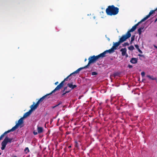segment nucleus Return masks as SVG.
Returning <instances> with one entry per match:
<instances>
[{"label": "nucleus", "mask_w": 157, "mask_h": 157, "mask_svg": "<svg viewBox=\"0 0 157 157\" xmlns=\"http://www.w3.org/2000/svg\"><path fill=\"white\" fill-rule=\"evenodd\" d=\"M81 70V68H78L76 71L71 73L69 75L65 78L58 85L55 89V90H58L61 89L64 86V83L66 81L70 80L72 77V76L75 74H78L80 71Z\"/></svg>", "instance_id": "nucleus-1"}, {"label": "nucleus", "mask_w": 157, "mask_h": 157, "mask_svg": "<svg viewBox=\"0 0 157 157\" xmlns=\"http://www.w3.org/2000/svg\"><path fill=\"white\" fill-rule=\"evenodd\" d=\"M119 9L114 5L109 6L106 9L107 14L109 16L115 15L119 12Z\"/></svg>", "instance_id": "nucleus-2"}, {"label": "nucleus", "mask_w": 157, "mask_h": 157, "mask_svg": "<svg viewBox=\"0 0 157 157\" xmlns=\"http://www.w3.org/2000/svg\"><path fill=\"white\" fill-rule=\"evenodd\" d=\"M98 56H95L94 55L92 56H91L89 57L88 60H89V62L88 64L84 67L79 68H81V70L87 68L88 66H89L90 64L91 63H95L97 60L99 59Z\"/></svg>", "instance_id": "nucleus-3"}, {"label": "nucleus", "mask_w": 157, "mask_h": 157, "mask_svg": "<svg viewBox=\"0 0 157 157\" xmlns=\"http://www.w3.org/2000/svg\"><path fill=\"white\" fill-rule=\"evenodd\" d=\"M130 37V35L128 33H127L125 34L122 36L119 39V41L121 43Z\"/></svg>", "instance_id": "nucleus-4"}, {"label": "nucleus", "mask_w": 157, "mask_h": 157, "mask_svg": "<svg viewBox=\"0 0 157 157\" xmlns=\"http://www.w3.org/2000/svg\"><path fill=\"white\" fill-rule=\"evenodd\" d=\"M121 44V43L119 41L116 43H114V42H113V46L110 49H109L112 53H113L114 52V50L117 49V48Z\"/></svg>", "instance_id": "nucleus-5"}, {"label": "nucleus", "mask_w": 157, "mask_h": 157, "mask_svg": "<svg viewBox=\"0 0 157 157\" xmlns=\"http://www.w3.org/2000/svg\"><path fill=\"white\" fill-rule=\"evenodd\" d=\"M157 10V7L154 10H151L150 11V12L149 13L148 15H147L146 17L144 18H143V19H142L141 21H140L139 22H140V23L142 22H143L144 21H145L146 20H147L148 18L152 14L154 13Z\"/></svg>", "instance_id": "nucleus-6"}, {"label": "nucleus", "mask_w": 157, "mask_h": 157, "mask_svg": "<svg viewBox=\"0 0 157 157\" xmlns=\"http://www.w3.org/2000/svg\"><path fill=\"white\" fill-rule=\"evenodd\" d=\"M108 53L110 54L112 53V52L110 51V50L109 49L105 51L102 53H101L100 54H99L98 56V57L99 58H103L106 56V54Z\"/></svg>", "instance_id": "nucleus-7"}, {"label": "nucleus", "mask_w": 157, "mask_h": 157, "mask_svg": "<svg viewBox=\"0 0 157 157\" xmlns=\"http://www.w3.org/2000/svg\"><path fill=\"white\" fill-rule=\"evenodd\" d=\"M140 23V22H138L135 25L133 26L132 27V28L130 29L129 31H128L127 33H128L131 36V34L130 33L131 32H133L136 29L137 26L139 25V24Z\"/></svg>", "instance_id": "nucleus-8"}, {"label": "nucleus", "mask_w": 157, "mask_h": 157, "mask_svg": "<svg viewBox=\"0 0 157 157\" xmlns=\"http://www.w3.org/2000/svg\"><path fill=\"white\" fill-rule=\"evenodd\" d=\"M140 23V22H138L135 25L133 26L132 27V28L130 29L129 31H128L127 33H128L131 36V34L130 33L131 32H133L136 29L137 26L139 25V24Z\"/></svg>", "instance_id": "nucleus-9"}, {"label": "nucleus", "mask_w": 157, "mask_h": 157, "mask_svg": "<svg viewBox=\"0 0 157 157\" xmlns=\"http://www.w3.org/2000/svg\"><path fill=\"white\" fill-rule=\"evenodd\" d=\"M35 102H33V104L31 106V109H30L32 112L33 110L36 109L38 107L39 104L37 102L36 104H35Z\"/></svg>", "instance_id": "nucleus-10"}, {"label": "nucleus", "mask_w": 157, "mask_h": 157, "mask_svg": "<svg viewBox=\"0 0 157 157\" xmlns=\"http://www.w3.org/2000/svg\"><path fill=\"white\" fill-rule=\"evenodd\" d=\"M56 90H55V89L52 90L50 93L47 94L43 96V97L44 99L46 100L50 98L49 95H51L52 93H54L56 91Z\"/></svg>", "instance_id": "nucleus-11"}, {"label": "nucleus", "mask_w": 157, "mask_h": 157, "mask_svg": "<svg viewBox=\"0 0 157 157\" xmlns=\"http://www.w3.org/2000/svg\"><path fill=\"white\" fill-rule=\"evenodd\" d=\"M32 112L30 110L28 112L24 114L23 117L24 118L28 117L31 114Z\"/></svg>", "instance_id": "nucleus-12"}, {"label": "nucleus", "mask_w": 157, "mask_h": 157, "mask_svg": "<svg viewBox=\"0 0 157 157\" xmlns=\"http://www.w3.org/2000/svg\"><path fill=\"white\" fill-rule=\"evenodd\" d=\"M120 51L121 52L122 56H124L126 53L127 49L126 48H122L121 49Z\"/></svg>", "instance_id": "nucleus-13"}, {"label": "nucleus", "mask_w": 157, "mask_h": 157, "mask_svg": "<svg viewBox=\"0 0 157 157\" xmlns=\"http://www.w3.org/2000/svg\"><path fill=\"white\" fill-rule=\"evenodd\" d=\"M37 130L38 133H41L43 132V128L41 127L37 126Z\"/></svg>", "instance_id": "nucleus-14"}, {"label": "nucleus", "mask_w": 157, "mask_h": 157, "mask_svg": "<svg viewBox=\"0 0 157 157\" xmlns=\"http://www.w3.org/2000/svg\"><path fill=\"white\" fill-rule=\"evenodd\" d=\"M67 86L70 88H71V89H73L74 88L77 87V86L75 85H73L72 83H69L67 84Z\"/></svg>", "instance_id": "nucleus-15"}, {"label": "nucleus", "mask_w": 157, "mask_h": 157, "mask_svg": "<svg viewBox=\"0 0 157 157\" xmlns=\"http://www.w3.org/2000/svg\"><path fill=\"white\" fill-rule=\"evenodd\" d=\"M24 118H23V117L21 118L18 121L17 123L16 124L18 126H19L20 125H21L23 123V119Z\"/></svg>", "instance_id": "nucleus-16"}, {"label": "nucleus", "mask_w": 157, "mask_h": 157, "mask_svg": "<svg viewBox=\"0 0 157 157\" xmlns=\"http://www.w3.org/2000/svg\"><path fill=\"white\" fill-rule=\"evenodd\" d=\"M18 127V126L16 124L11 129L8 130L7 131L8 133H9L11 132H13L16 129H17Z\"/></svg>", "instance_id": "nucleus-17"}, {"label": "nucleus", "mask_w": 157, "mask_h": 157, "mask_svg": "<svg viewBox=\"0 0 157 157\" xmlns=\"http://www.w3.org/2000/svg\"><path fill=\"white\" fill-rule=\"evenodd\" d=\"M138 59L136 58H132L130 61V62L132 63L135 64L137 62Z\"/></svg>", "instance_id": "nucleus-18"}, {"label": "nucleus", "mask_w": 157, "mask_h": 157, "mask_svg": "<svg viewBox=\"0 0 157 157\" xmlns=\"http://www.w3.org/2000/svg\"><path fill=\"white\" fill-rule=\"evenodd\" d=\"M5 139L6 140V141L7 142V143L8 142L11 143L13 140L12 138H9L7 136H6Z\"/></svg>", "instance_id": "nucleus-19"}, {"label": "nucleus", "mask_w": 157, "mask_h": 157, "mask_svg": "<svg viewBox=\"0 0 157 157\" xmlns=\"http://www.w3.org/2000/svg\"><path fill=\"white\" fill-rule=\"evenodd\" d=\"M147 77L152 80H157L156 78L155 77H154L152 76H151L150 75H147Z\"/></svg>", "instance_id": "nucleus-20"}, {"label": "nucleus", "mask_w": 157, "mask_h": 157, "mask_svg": "<svg viewBox=\"0 0 157 157\" xmlns=\"http://www.w3.org/2000/svg\"><path fill=\"white\" fill-rule=\"evenodd\" d=\"M8 133L7 131L5 132L3 134H2L0 136V140L2 139V138L4 137L5 135Z\"/></svg>", "instance_id": "nucleus-21"}, {"label": "nucleus", "mask_w": 157, "mask_h": 157, "mask_svg": "<svg viewBox=\"0 0 157 157\" xmlns=\"http://www.w3.org/2000/svg\"><path fill=\"white\" fill-rule=\"evenodd\" d=\"M45 100L44 98L42 97L41 98H40L38 101H37V102L39 104L41 102H42L44 100Z\"/></svg>", "instance_id": "nucleus-22"}, {"label": "nucleus", "mask_w": 157, "mask_h": 157, "mask_svg": "<svg viewBox=\"0 0 157 157\" xmlns=\"http://www.w3.org/2000/svg\"><path fill=\"white\" fill-rule=\"evenodd\" d=\"M143 28H144L143 27H141L139 28L138 29V32L139 35H140L141 34V33L142 32V30L143 29Z\"/></svg>", "instance_id": "nucleus-23"}, {"label": "nucleus", "mask_w": 157, "mask_h": 157, "mask_svg": "<svg viewBox=\"0 0 157 157\" xmlns=\"http://www.w3.org/2000/svg\"><path fill=\"white\" fill-rule=\"evenodd\" d=\"M7 143V142L6 141V140L4 139V140L2 143V145H4L6 146Z\"/></svg>", "instance_id": "nucleus-24"}, {"label": "nucleus", "mask_w": 157, "mask_h": 157, "mask_svg": "<svg viewBox=\"0 0 157 157\" xmlns=\"http://www.w3.org/2000/svg\"><path fill=\"white\" fill-rule=\"evenodd\" d=\"M24 151L26 154H27L29 151V150L28 147H26L24 150Z\"/></svg>", "instance_id": "nucleus-25"}, {"label": "nucleus", "mask_w": 157, "mask_h": 157, "mask_svg": "<svg viewBox=\"0 0 157 157\" xmlns=\"http://www.w3.org/2000/svg\"><path fill=\"white\" fill-rule=\"evenodd\" d=\"M128 49L130 50H133L134 49V46L132 45H131L129 47H128Z\"/></svg>", "instance_id": "nucleus-26"}, {"label": "nucleus", "mask_w": 157, "mask_h": 157, "mask_svg": "<svg viewBox=\"0 0 157 157\" xmlns=\"http://www.w3.org/2000/svg\"><path fill=\"white\" fill-rule=\"evenodd\" d=\"M71 91V90H68V91H65L64 93H63V94H62V96L63 97L66 94L69 93Z\"/></svg>", "instance_id": "nucleus-27"}, {"label": "nucleus", "mask_w": 157, "mask_h": 157, "mask_svg": "<svg viewBox=\"0 0 157 157\" xmlns=\"http://www.w3.org/2000/svg\"><path fill=\"white\" fill-rule=\"evenodd\" d=\"M129 45V44L128 42H125L122 44V46L123 47H125L126 46H128Z\"/></svg>", "instance_id": "nucleus-28"}, {"label": "nucleus", "mask_w": 157, "mask_h": 157, "mask_svg": "<svg viewBox=\"0 0 157 157\" xmlns=\"http://www.w3.org/2000/svg\"><path fill=\"white\" fill-rule=\"evenodd\" d=\"M75 147H76L77 148H78L79 146H78V142L77 141H75Z\"/></svg>", "instance_id": "nucleus-29"}, {"label": "nucleus", "mask_w": 157, "mask_h": 157, "mask_svg": "<svg viewBox=\"0 0 157 157\" xmlns=\"http://www.w3.org/2000/svg\"><path fill=\"white\" fill-rule=\"evenodd\" d=\"M135 35H133L131 38V40L132 41H133L135 40Z\"/></svg>", "instance_id": "nucleus-30"}, {"label": "nucleus", "mask_w": 157, "mask_h": 157, "mask_svg": "<svg viewBox=\"0 0 157 157\" xmlns=\"http://www.w3.org/2000/svg\"><path fill=\"white\" fill-rule=\"evenodd\" d=\"M97 73L96 72H93L91 73V74L92 75H97Z\"/></svg>", "instance_id": "nucleus-31"}, {"label": "nucleus", "mask_w": 157, "mask_h": 157, "mask_svg": "<svg viewBox=\"0 0 157 157\" xmlns=\"http://www.w3.org/2000/svg\"><path fill=\"white\" fill-rule=\"evenodd\" d=\"M134 46H135V47L137 50H138L139 49V46L138 45H137V44H135Z\"/></svg>", "instance_id": "nucleus-32"}, {"label": "nucleus", "mask_w": 157, "mask_h": 157, "mask_svg": "<svg viewBox=\"0 0 157 157\" xmlns=\"http://www.w3.org/2000/svg\"><path fill=\"white\" fill-rule=\"evenodd\" d=\"M145 75V73L144 72H142L141 73V75L142 77H144V76Z\"/></svg>", "instance_id": "nucleus-33"}, {"label": "nucleus", "mask_w": 157, "mask_h": 157, "mask_svg": "<svg viewBox=\"0 0 157 157\" xmlns=\"http://www.w3.org/2000/svg\"><path fill=\"white\" fill-rule=\"evenodd\" d=\"M2 147L1 148V149L2 150H4L6 146H4V145H2Z\"/></svg>", "instance_id": "nucleus-34"}, {"label": "nucleus", "mask_w": 157, "mask_h": 157, "mask_svg": "<svg viewBox=\"0 0 157 157\" xmlns=\"http://www.w3.org/2000/svg\"><path fill=\"white\" fill-rule=\"evenodd\" d=\"M128 67L129 68H131L132 67V66L130 65H128Z\"/></svg>", "instance_id": "nucleus-35"}, {"label": "nucleus", "mask_w": 157, "mask_h": 157, "mask_svg": "<svg viewBox=\"0 0 157 157\" xmlns=\"http://www.w3.org/2000/svg\"><path fill=\"white\" fill-rule=\"evenodd\" d=\"M33 133L34 135H36L38 134V132H35V131L33 132Z\"/></svg>", "instance_id": "nucleus-36"}, {"label": "nucleus", "mask_w": 157, "mask_h": 157, "mask_svg": "<svg viewBox=\"0 0 157 157\" xmlns=\"http://www.w3.org/2000/svg\"><path fill=\"white\" fill-rule=\"evenodd\" d=\"M138 56H140V57H144V56L143 55H142L139 54L138 55Z\"/></svg>", "instance_id": "nucleus-37"}, {"label": "nucleus", "mask_w": 157, "mask_h": 157, "mask_svg": "<svg viewBox=\"0 0 157 157\" xmlns=\"http://www.w3.org/2000/svg\"><path fill=\"white\" fill-rule=\"evenodd\" d=\"M138 51H139V52H140V53H142V52L139 49L138 50Z\"/></svg>", "instance_id": "nucleus-38"}, {"label": "nucleus", "mask_w": 157, "mask_h": 157, "mask_svg": "<svg viewBox=\"0 0 157 157\" xmlns=\"http://www.w3.org/2000/svg\"><path fill=\"white\" fill-rule=\"evenodd\" d=\"M67 87L66 86L64 87L63 89L66 91V90H67Z\"/></svg>", "instance_id": "nucleus-39"}, {"label": "nucleus", "mask_w": 157, "mask_h": 157, "mask_svg": "<svg viewBox=\"0 0 157 157\" xmlns=\"http://www.w3.org/2000/svg\"><path fill=\"white\" fill-rule=\"evenodd\" d=\"M62 103V102L61 101H59V103H58V105H60Z\"/></svg>", "instance_id": "nucleus-40"}, {"label": "nucleus", "mask_w": 157, "mask_h": 157, "mask_svg": "<svg viewBox=\"0 0 157 157\" xmlns=\"http://www.w3.org/2000/svg\"><path fill=\"white\" fill-rule=\"evenodd\" d=\"M126 58H127L128 57V55L126 53L125 55Z\"/></svg>", "instance_id": "nucleus-41"}, {"label": "nucleus", "mask_w": 157, "mask_h": 157, "mask_svg": "<svg viewBox=\"0 0 157 157\" xmlns=\"http://www.w3.org/2000/svg\"><path fill=\"white\" fill-rule=\"evenodd\" d=\"M153 46L156 49H157V46H156L155 45H154Z\"/></svg>", "instance_id": "nucleus-42"}, {"label": "nucleus", "mask_w": 157, "mask_h": 157, "mask_svg": "<svg viewBox=\"0 0 157 157\" xmlns=\"http://www.w3.org/2000/svg\"><path fill=\"white\" fill-rule=\"evenodd\" d=\"M58 83H59V82H56L55 83V85H57Z\"/></svg>", "instance_id": "nucleus-43"}, {"label": "nucleus", "mask_w": 157, "mask_h": 157, "mask_svg": "<svg viewBox=\"0 0 157 157\" xmlns=\"http://www.w3.org/2000/svg\"><path fill=\"white\" fill-rule=\"evenodd\" d=\"M65 90H64V89L62 91V93H64L65 92Z\"/></svg>", "instance_id": "nucleus-44"}, {"label": "nucleus", "mask_w": 157, "mask_h": 157, "mask_svg": "<svg viewBox=\"0 0 157 157\" xmlns=\"http://www.w3.org/2000/svg\"><path fill=\"white\" fill-rule=\"evenodd\" d=\"M157 21V18L155 20L154 22L155 23Z\"/></svg>", "instance_id": "nucleus-45"}, {"label": "nucleus", "mask_w": 157, "mask_h": 157, "mask_svg": "<svg viewBox=\"0 0 157 157\" xmlns=\"http://www.w3.org/2000/svg\"><path fill=\"white\" fill-rule=\"evenodd\" d=\"M52 107V109H54V108H55V106H52V107Z\"/></svg>", "instance_id": "nucleus-46"}, {"label": "nucleus", "mask_w": 157, "mask_h": 157, "mask_svg": "<svg viewBox=\"0 0 157 157\" xmlns=\"http://www.w3.org/2000/svg\"><path fill=\"white\" fill-rule=\"evenodd\" d=\"M133 41H132V40H131V41H130V44H132V42H133Z\"/></svg>", "instance_id": "nucleus-47"}, {"label": "nucleus", "mask_w": 157, "mask_h": 157, "mask_svg": "<svg viewBox=\"0 0 157 157\" xmlns=\"http://www.w3.org/2000/svg\"><path fill=\"white\" fill-rule=\"evenodd\" d=\"M58 106H59V105H58V104H57V105H55V106L56 108V107H57Z\"/></svg>", "instance_id": "nucleus-48"}, {"label": "nucleus", "mask_w": 157, "mask_h": 157, "mask_svg": "<svg viewBox=\"0 0 157 157\" xmlns=\"http://www.w3.org/2000/svg\"><path fill=\"white\" fill-rule=\"evenodd\" d=\"M71 145L69 146L68 147V148H71Z\"/></svg>", "instance_id": "nucleus-49"}, {"label": "nucleus", "mask_w": 157, "mask_h": 157, "mask_svg": "<svg viewBox=\"0 0 157 157\" xmlns=\"http://www.w3.org/2000/svg\"><path fill=\"white\" fill-rule=\"evenodd\" d=\"M13 157H17V156L15 155L13 156Z\"/></svg>", "instance_id": "nucleus-50"}, {"label": "nucleus", "mask_w": 157, "mask_h": 157, "mask_svg": "<svg viewBox=\"0 0 157 157\" xmlns=\"http://www.w3.org/2000/svg\"><path fill=\"white\" fill-rule=\"evenodd\" d=\"M86 60H87L86 59H85V61H86Z\"/></svg>", "instance_id": "nucleus-51"}, {"label": "nucleus", "mask_w": 157, "mask_h": 157, "mask_svg": "<svg viewBox=\"0 0 157 157\" xmlns=\"http://www.w3.org/2000/svg\"><path fill=\"white\" fill-rule=\"evenodd\" d=\"M1 155V153H0V155Z\"/></svg>", "instance_id": "nucleus-52"}, {"label": "nucleus", "mask_w": 157, "mask_h": 157, "mask_svg": "<svg viewBox=\"0 0 157 157\" xmlns=\"http://www.w3.org/2000/svg\"><path fill=\"white\" fill-rule=\"evenodd\" d=\"M108 40H109V39H108Z\"/></svg>", "instance_id": "nucleus-53"}, {"label": "nucleus", "mask_w": 157, "mask_h": 157, "mask_svg": "<svg viewBox=\"0 0 157 157\" xmlns=\"http://www.w3.org/2000/svg\"><path fill=\"white\" fill-rule=\"evenodd\" d=\"M156 36L157 37V34H156Z\"/></svg>", "instance_id": "nucleus-54"}]
</instances>
